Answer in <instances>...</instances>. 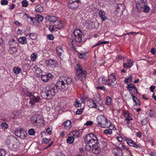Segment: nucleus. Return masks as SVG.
Returning <instances> with one entry per match:
<instances>
[{"mask_svg":"<svg viewBox=\"0 0 156 156\" xmlns=\"http://www.w3.org/2000/svg\"><path fill=\"white\" fill-rule=\"evenodd\" d=\"M93 122L92 121H87L85 123V125L87 126H90L93 124Z\"/></svg>","mask_w":156,"mask_h":156,"instance_id":"54","label":"nucleus"},{"mask_svg":"<svg viewBox=\"0 0 156 156\" xmlns=\"http://www.w3.org/2000/svg\"><path fill=\"white\" fill-rule=\"evenodd\" d=\"M125 5L124 4H119L118 5L117 7L116 10L117 11L122 12L124 10H125Z\"/></svg>","mask_w":156,"mask_h":156,"instance_id":"22","label":"nucleus"},{"mask_svg":"<svg viewBox=\"0 0 156 156\" xmlns=\"http://www.w3.org/2000/svg\"><path fill=\"white\" fill-rule=\"evenodd\" d=\"M42 72V71L41 70V69L39 68L37 70L35 71V72L36 74H38L41 73Z\"/></svg>","mask_w":156,"mask_h":156,"instance_id":"57","label":"nucleus"},{"mask_svg":"<svg viewBox=\"0 0 156 156\" xmlns=\"http://www.w3.org/2000/svg\"><path fill=\"white\" fill-rule=\"evenodd\" d=\"M59 79L55 84L58 89H59L62 91L66 90L69 87L71 83V78H68L64 80H60Z\"/></svg>","mask_w":156,"mask_h":156,"instance_id":"3","label":"nucleus"},{"mask_svg":"<svg viewBox=\"0 0 156 156\" xmlns=\"http://www.w3.org/2000/svg\"><path fill=\"white\" fill-rule=\"evenodd\" d=\"M37 93H34L32 97L30 98V104L32 106L35 104V103L39 102L41 100L40 97L37 96Z\"/></svg>","mask_w":156,"mask_h":156,"instance_id":"10","label":"nucleus"},{"mask_svg":"<svg viewBox=\"0 0 156 156\" xmlns=\"http://www.w3.org/2000/svg\"><path fill=\"white\" fill-rule=\"evenodd\" d=\"M54 27H55L56 28L60 29L63 27V26L62 24L61 21H58V24L55 25Z\"/></svg>","mask_w":156,"mask_h":156,"instance_id":"36","label":"nucleus"},{"mask_svg":"<svg viewBox=\"0 0 156 156\" xmlns=\"http://www.w3.org/2000/svg\"><path fill=\"white\" fill-rule=\"evenodd\" d=\"M79 57L81 59H85L87 57V55L84 52L79 53L78 54Z\"/></svg>","mask_w":156,"mask_h":156,"instance_id":"30","label":"nucleus"},{"mask_svg":"<svg viewBox=\"0 0 156 156\" xmlns=\"http://www.w3.org/2000/svg\"><path fill=\"white\" fill-rule=\"evenodd\" d=\"M46 18L49 22H55L57 20L58 18L54 16L48 15L46 17Z\"/></svg>","mask_w":156,"mask_h":156,"instance_id":"19","label":"nucleus"},{"mask_svg":"<svg viewBox=\"0 0 156 156\" xmlns=\"http://www.w3.org/2000/svg\"><path fill=\"white\" fill-rule=\"evenodd\" d=\"M125 140L126 141L127 144L129 146H133L137 148H140V147L138 145L136 144L132 140L129 139V138H127Z\"/></svg>","mask_w":156,"mask_h":156,"instance_id":"16","label":"nucleus"},{"mask_svg":"<svg viewBox=\"0 0 156 156\" xmlns=\"http://www.w3.org/2000/svg\"><path fill=\"white\" fill-rule=\"evenodd\" d=\"M83 109L82 108H80L78 109L76 111V113L78 115L81 114L83 112Z\"/></svg>","mask_w":156,"mask_h":156,"instance_id":"51","label":"nucleus"},{"mask_svg":"<svg viewBox=\"0 0 156 156\" xmlns=\"http://www.w3.org/2000/svg\"><path fill=\"white\" fill-rule=\"evenodd\" d=\"M35 10L37 12H41L43 11V8L40 5H37L35 6Z\"/></svg>","mask_w":156,"mask_h":156,"instance_id":"27","label":"nucleus"},{"mask_svg":"<svg viewBox=\"0 0 156 156\" xmlns=\"http://www.w3.org/2000/svg\"><path fill=\"white\" fill-rule=\"evenodd\" d=\"M31 59L32 61H35L37 58V55L36 53L32 54L30 56Z\"/></svg>","mask_w":156,"mask_h":156,"instance_id":"35","label":"nucleus"},{"mask_svg":"<svg viewBox=\"0 0 156 156\" xmlns=\"http://www.w3.org/2000/svg\"><path fill=\"white\" fill-rule=\"evenodd\" d=\"M52 75L50 73L42 75L41 77V80L44 82H46L48 81L51 78Z\"/></svg>","mask_w":156,"mask_h":156,"instance_id":"17","label":"nucleus"},{"mask_svg":"<svg viewBox=\"0 0 156 156\" xmlns=\"http://www.w3.org/2000/svg\"><path fill=\"white\" fill-rule=\"evenodd\" d=\"M80 4V0H69L68 6L71 9L74 10L77 9Z\"/></svg>","mask_w":156,"mask_h":156,"instance_id":"7","label":"nucleus"},{"mask_svg":"<svg viewBox=\"0 0 156 156\" xmlns=\"http://www.w3.org/2000/svg\"><path fill=\"white\" fill-rule=\"evenodd\" d=\"M151 52L152 54L154 55L156 52V49L154 48H152Z\"/></svg>","mask_w":156,"mask_h":156,"instance_id":"61","label":"nucleus"},{"mask_svg":"<svg viewBox=\"0 0 156 156\" xmlns=\"http://www.w3.org/2000/svg\"><path fill=\"white\" fill-rule=\"evenodd\" d=\"M132 81V78L131 76H130L128 78H126L124 80V82L126 83H131Z\"/></svg>","mask_w":156,"mask_h":156,"instance_id":"38","label":"nucleus"},{"mask_svg":"<svg viewBox=\"0 0 156 156\" xmlns=\"http://www.w3.org/2000/svg\"><path fill=\"white\" fill-rule=\"evenodd\" d=\"M18 41L22 44H25L27 43L26 38L25 37H22L19 38L18 39Z\"/></svg>","mask_w":156,"mask_h":156,"instance_id":"28","label":"nucleus"},{"mask_svg":"<svg viewBox=\"0 0 156 156\" xmlns=\"http://www.w3.org/2000/svg\"><path fill=\"white\" fill-rule=\"evenodd\" d=\"M99 15L102 21H104L108 19V17L105 16V12L103 10H101L99 12Z\"/></svg>","mask_w":156,"mask_h":156,"instance_id":"20","label":"nucleus"},{"mask_svg":"<svg viewBox=\"0 0 156 156\" xmlns=\"http://www.w3.org/2000/svg\"><path fill=\"white\" fill-rule=\"evenodd\" d=\"M136 7L139 11H143L145 12H148L150 9L145 3L144 0L140 3H136Z\"/></svg>","mask_w":156,"mask_h":156,"instance_id":"6","label":"nucleus"},{"mask_svg":"<svg viewBox=\"0 0 156 156\" xmlns=\"http://www.w3.org/2000/svg\"><path fill=\"white\" fill-rule=\"evenodd\" d=\"M133 66V62H130L129 63V62H127V63H124L123 64V66L124 68H129Z\"/></svg>","mask_w":156,"mask_h":156,"instance_id":"34","label":"nucleus"},{"mask_svg":"<svg viewBox=\"0 0 156 156\" xmlns=\"http://www.w3.org/2000/svg\"><path fill=\"white\" fill-rule=\"evenodd\" d=\"M116 80L115 75L112 74L108 76V80H107V85L110 86H113L116 83Z\"/></svg>","mask_w":156,"mask_h":156,"instance_id":"9","label":"nucleus"},{"mask_svg":"<svg viewBox=\"0 0 156 156\" xmlns=\"http://www.w3.org/2000/svg\"><path fill=\"white\" fill-rule=\"evenodd\" d=\"M27 34L30 36V38L32 40H35L37 37V34L35 33L28 34Z\"/></svg>","mask_w":156,"mask_h":156,"instance_id":"37","label":"nucleus"},{"mask_svg":"<svg viewBox=\"0 0 156 156\" xmlns=\"http://www.w3.org/2000/svg\"><path fill=\"white\" fill-rule=\"evenodd\" d=\"M15 134L16 136L20 138L24 139L26 137L27 133L23 129H19V130L16 132Z\"/></svg>","mask_w":156,"mask_h":156,"instance_id":"13","label":"nucleus"},{"mask_svg":"<svg viewBox=\"0 0 156 156\" xmlns=\"http://www.w3.org/2000/svg\"><path fill=\"white\" fill-rule=\"evenodd\" d=\"M22 5L24 7H27L28 5V3L26 0H23L22 2Z\"/></svg>","mask_w":156,"mask_h":156,"instance_id":"44","label":"nucleus"},{"mask_svg":"<svg viewBox=\"0 0 156 156\" xmlns=\"http://www.w3.org/2000/svg\"><path fill=\"white\" fill-rule=\"evenodd\" d=\"M118 151V148H114L112 149V151L113 153L114 154V155L115 156L116 153H119V151Z\"/></svg>","mask_w":156,"mask_h":156,"instance_id":"60","label":"nucleus"},{"mask_svg":"<svg viewBox=\"0 0 156 156\" xmlns=\"http://www.w3.org/2000/svg\"><path fill=\"white\" fill-rule=\"evenodd\" d=\"M56 28L54 27V26H49V29L51 31H53L55 30V29Z\"/></svg>","mask_w":156,"mask_h":156,"instance_id":"50","label":"nucleus"},{"mask_svg":"<svg viewBox=\"0 0 156 156\" xmlns=\"http://www.w3.org/2000/svg\"><path fill=\"white\" fill-rule=\"evenodd\" d=\"M98 82L100 84H105L107 85V80L105 79L104 78L100 77L98 79Z\"/></svg>","mask_w":156,"mask_h":156,"instance_id":"26","label":"nucleus"},{"mask_svg":"<svg viewBox=\"0 0 156 156\" xmlns=\"http://www.w3.org/2000/svg\"><path fill=\"white\" fill-rule=\"evenodd\" d=\"M111 99L110 97L108 96L107 98V102L108 104H110L111 103Z\"/></svg>","mask_w":156,"mask_h":156,"instance_id":"55","label":"nucleus"},{"mask_svg":"<svg viewBox=\"0 0 156 156\" xmlns=\"http://www.w3.org/2000/svg\"><path fill=\"white\" fill-rule=\"evenodd\" d=\"M45 63L48 65L53 66H56L58 64V63L56 60L52 59H50L49 60H46L45 61Z\"/></svg>","mask_w":156,"mask_h":156,"instance_id":"18","label":"nucleus"},{"mask_svg":"<svg viewBox=\"0 0 156 156\" xmlns=\"http://www.w3.org/2000/svg\"><path fill=\"white\" fill-rule=\"evenodd\" d=\"M31 121L33 123H40L43 121V119L41 115H35L32 117Z\"/></svg>","mask_w":156,"mask_h":156,"instance_id":"12","label":"nucleus"},{"mask_svg":"<svg viewBox=\"0 0 156 156\" xmlns=\"http://www.w3.org/2000/svg\"><path fill=\"white\" fill-rule=\"evenodd\" d=\"M39 68L38 67L37 65H35L33 67V71L35 72V71L39 69Z\"/></svg>","mask_w":156,"mask_h":156,"instance_id":"64","label":"nucleus"},{"mask_svg":"<svg viewBox=\"0 0 156 156\" xmlns=\"http://www.w3.org/2000/svg\"><path fill=\"white\" fill-rule=\"evenodd\" d=\"M9 48V52L11 55H13L17 52V48L18 45L17 41L13 39H10L8 43Z\"/></svg>","mask_w":156,"mask_h":156,"instance_id":"5","label":"nucleus"},{"mask_svg":"<svg viewBox=\"0 0 156 156\" xmlns=\"http://www.w3.org/2000/svg\"><path fill=\"white\" fill-rule=\"evenodd\" d=\"M50 138H44L42 140V142L43 144H46L49 142L51 140Z\"/></svg>","mask_w":156,"mask_h":156,"instance_id":"40","label":"nucleus"},{"mask_svg":"<svg viewBox=\"0 0 156 156\" xmlns=\"http://www.w3.org/2000/svg\"><path fill=\"white\" fill-rule=\"evenodd\" d=\"M84 141L87 144L85 149L89 151L92 148V151L94 154L99 153L101 150V147L99 146L97 136L93 133L87 135L84 138Z\"/></svg>","mask_w":156,"mask_h":156,"instance_id":"1","label":"nucleus"},{"mask_svg":"<svg viewBox=\"0 0 156 156\" xmlns=\"http://www.w3.org/2000/svg\"><path fill=\"white\" fill-rule=\"evenodd\" d=\"M81 131L76 130L71 133V135H73L74 137H79L81 136Z\"/></svg>","mask_w":156,"mask_h":156,"instance_id":"24","label":"nucleus"},{"mask_svg":"<svg viewBox=\"0 0 156 156\" xmlns=\"http://www.w3.org/2000/svg\"><path fill=\"white\" fill-rule=\"evenodd\" d=\"M80 101L78 100H76L75 102V103L74 105L75 106L77 107H80L81 106V104L79 102Z\"/></svg>","mask_w":156,"mask_h":156,"instance_id":"47","label":"nucleus"},{"mask_svg":"<svg viewBox=\"0 0 156 156\" xmlns=\"http://www.w3.org/2000/svg\"><path fill=\"white\" fill-rule=\"evenodd\" d=\"M134 102L135 103V105H134V106H139L140 105V102L139 100H137Z\"/></svg>","mask_w":156,"mask_h":156,"instance_id":"53","label":"nucleus"},{"mask_svg":"<svg viewBox=\"0 0 156 156\" xmlns=\"http://www.w3.org/2000/svg\"><path fill=\"white\" fill-rule=\"evenodd\" d=\"M56 51L58 56H61L64 53L62 48L61 46H59L57 47Z\"/></svg>","mask_w":156,"mask_h":156,"instance_id":"21","label":"nucleus"},{"mask_svg":"<svg viewBox=\"0 0 156 156\" xmlns=\"http://www.w3.org/2000/svg\"><path fill=\"white\" fill-rule=\"evenodd\" d=\"M74 140V138L73 136H69L67 139L66 141L68 143L72 144Z\"/></svg>","mask_w":156,"mask_h":156,"instance_id":"31","label":"nucleus"},{"mask_svg":"<svg viewBox=\"0 0 156 156\" xmlns=\"http://www.w3.org/2000/svg\"><path fill=\"white\" fill-rule=\"evenodd\" d=\"M98 143H99V146L101 147V148L105 147L107 145L105 141H101L100 142L98 141Z\"/></svg>","mask_w":156,"mask_h":156,"instance_id":"32","label":"nucleus"},{"mask_svg":"<svg viewBox=\"0 0 156 156\" xmlns=\"http://www.w3.org/2000/svg\"><path fill=\"white\" fill-rule=\"evenodd\" d=\"M71 123L70 120H67L63 123V125L66 129H68L71 127Z\"/></svg>","mask_w":156,"mask_h":156,"instance_id":"23","label":"nucleus"},{"mask_svg":"<svg viewBox=\"0 0 156 156\" xmlns=\"http://www.w3.org/2000/svg\"><path fill=\"white\" fill-rule=\"evenodd\" d=\"M97 89H100L101 90H103L105 91V88L104 86H102L101 87H96Z\"/></svg>","mask_w":156,"mask_h":156,"instance_id":"59","label":"nucleus"},{"mask_svg":"<svg viewBox=\"0 0 156 156\" xmlns=\"http://www.w3.org/2000/svg\"><path fill=\"white\" fill-rule=\"evenodd\" d=\"M74 34L75 36V38L76 41L78 42H82V32L79 30H75L74 31Z\"/></svg>","mask_w":156,"mask_h":156,"instance_id":"8","label":"nucleus"},{"mask_svg":"<svg viewBox=\"0 0 156 156\" xmlns=\"http://www.w3.org/2000/svg\"><path fill=\"white\" fill-rule=\"evenodd\" d=\"M106 122L105 123H104L105 125L102 126V127H107L108 128L110 127L112 125V123L109 121H108V120L106 119V120H105Z\"/></svg>","mask_w":156,"mask_h":156,"instance_id":"33","label":"nucleus"},{"mask_svg":"<svg viewBox=\"0 0 156 156\" xmlns=\"http://www.w3.org/2000/svg\"><path fill=\"white\" fill-rule=\"evenodd\" d=\"M155 86H151L150 87V90L151 92H153L154 90L155 89Z\"/></svg>","mask_w":156,"mask_h":156,"instance_id":"63","label":"nucleus"},{"mask_svg":"<svg viewBox=\"0 0 156 156\" xmlns=\"http://www.w3.org/2000/svg\"><path fill=\"white\" fill-rule=\"evenodd\" d=\"M13 72L16 74H19L21 71V69L19 67H15L13 68Z\"/></svg>","mask_w":156,"mask_h":156,"instance_id":"25","label":"nucleus"},{"mask_svg":"<svg viewBox=\"0 0 156 156\" xmlns=\"http://www.w3.org/2000/svg\"><path fill=\"white\" fill-rule=\"evenodd\" d=\"M127 89L129 90V93L131 95L138 93L137 89L135 85L131 84H129L127 85Z\"/></svg>","mask_w":156,"mask_h":156,"instance_id":"11","label":"nucleus"},{"mask_svg":"<svg viewBox=\"0 0 156 156\" xmlns=\"http://www.w3.org/2000/svg\"><path fill=\"white\" fill-rule=\"evenodd\" d=\"M48 39L51 40H53L54 39V36L51 34L48 35L47 36Z\"/></svg>","mask_w":156,"mask_h":156,"instance_id":"52","label":"nucleus"},{"mask_svg":"<svg viewBox=\"0 0 156 156\" xmlns=\"http://www.w3.org/2000/svg\"><path fill=\"white\" fill-rule=\"evenodd\" d=\"M118 148L120 150V151H119V152H120V151H122V150H128V148L127 147H125L122 144L120 143L119 146H118Z\"/></svg>","mask_w":156,"mask_h":156,"instance_id":"29","label":"nucleus"},{"mask_svg":"<svg viewBox=\"0 0 156 156\" xmlns=\"http://www.w3.org/2000/svg\"><path fill=\"white\" fill-rule=\"evenodd\" d=\"M147 141L149 143H150V144L151 146H153L154 145V141L151 137H148L147 138Z\"/></svg>","mask_w":156,"mask_h":156,"instance_id":"41","label":"nucleus"},{"mask_svg":"<svg viewBox=\"0 0 156 156\" xmlns=\"http://www.w3.org/2000/svg\"><path fill=\"white\" fill-rule=\"evenodd\" d=\"M105 120H106V118L105 116L103 115H99L97 118V122L102 127V126L105 125L104 123L106 122Z\"/></svg>","mask_w":156,"mask_h":156,"instance_id":"14","label":"nucleus"},{"mask_svg":"<svg viewBox=\"0 0 156 156\" xmlns=\"http://www.w3.org/2000/svg\"><path fill=\"white\" fill-rule=\"evenodd\" d=\"M28 133L30 135H34L35 134V131L34 129H29Z\"/></svg>","mask_w":156,"mask_h":156,"instance_id":"42","label":"nucleus"},{"mask_svg":"<svg viewBox=\"0 0 156 156\" xmlns=\"http://www.w3.org/2000/svg\"><path fill=\"white\" fill-rule=\"evenodd\" d=\"M55 83H52L46 87L45 91L42 92V96L44 98L50 99L52 98L55 94L58 92V89Z\"/></svg>","mask_w":156,"mask_h":156,"instance_id":"2","label":"nucleus"},{"mask_svg":"<svg viewBox=\"0 0 156 156\" xmlns=\"http://www.w3.org/2000/svg\"><path fill=\"white\" fill-rule=\"evenodd\" d=\"M6 154V151L4 149H0V155L1 156H5Z\"/></svg>","mask_w":156,"mask_h":156,"instance_id":"39","label":"nucleus"},{"mask_svg":"<svg viewBox=\"0 0 156 156\" xmlns=\"http://www.w3.org/2000/svg\"><path fill=\"white\" fill-rule=\"evenodd\" d=\"M77 78L81 81L85 80L87 72L83 69V66L80 64H77L75 67Z\"/></svg>","mask_w":156,"mask_h":156,"instance_id":"4","label":"nucleus"},{"mask_svg":"<svg viewBox=\"0 0 156 156\" xmlns=\"http://www.w3.org/2000/svg\"><path fill=\"white\" fill-rule=\"evenodd\" d=\"M51 129L50 128H48L46 130V132L49 135L51 133Z\"/></svg>","mask_w":156,"mask_h":156,"instance_id":"56","label":"nucleus"},{"mask_svg":"<svg viewBox=\"0 0 156 156\" xmlns=\"http://www.w3.org/2000/svg\"><path fill=\"white\" fill-rule=\"evenodd\" d=\"M74 40L70 38L68 42L69 44L72 46H73V42Z\"/></svg>","mask_w":156,"mask_h":156,"instance_id":"58","label":"nucleus"},{"mask_svg":"<svg viewBox=\"0 0 156 156\" xmlns=\"http://www.w3.org/2000/svg\"><path fill=\"white\" fill-rule=\"evenodd\" d=\"M1 126H2V129H7L8 128V125L6 122H3L1 123Z\"/></svg>","mask_w":156,"mask_h":156,"instance_id":"43","label":"nucleus"},{"mask_svg":"<svg viewBox=\"0 0 156 156\" xmlns=\"http://www.w3.org/2000/svg\"><path fill=\"white\" fill-rule=\"evenodd\" d=\"M8 2L6 0H2L1 1V3L2 5H5L8 4Z\"/></svg>","mask_w":156,"mask_h":156,"instance_id":"49","label":"nucleus"},{"mask_svg":"<svg viewBox=\"0 0 156 156\" xmlns=\"http://www.w3.org/2000/svg\"><path fill=\"white\" fill-rule=\"evenodd\" d=\"M104 132L105 134H111L112 133V131L111 129H107L105 130Z\"/></svg>","mask_w":156,"mask_h":156,"instance_id":"45","label":"nucleus"},{"mask_svg":"<svg viewBox=\"0 0 156 156\" xmlns=\"http://www.w3.org/2000/svg\"><path fill=\"white\" fill-rule=\"evenodd\" d=\"M17 139L14 136L12 135H10L8 136L5 142L7 145H9L11 144H13L14 142Z\"/></svg>","mask_w":156,"mask_h":156,"instance_id":"15","label":"nucleus"},{"mask_svg":"<svg viewBox=\"0 0 156 156\" xmlns=\"http://www.w3.org/2000/svg\"><path fill=\"white\" fill-rule=\"evenodd\" d=\"M37 18L39 21H41L43 19V16L42 15H37Z\"/></svg>","mask_w":156,"mask_h":156,"instance_id":"48","label":"nucleus"},{"mask_svg":"<svg viewBox=\"0 0 156 156\" xmlns=\"http://www.w3.org/2000/svg\"><path fill=\"white\" fill-rule=\"evenodd\" d=\"M123 153V152L122 151H120V152L119 151V153H116L115 156H122Z\"/></svg>","mask_w":156,"mask_h":156,"instance_id":"62","label":"nucleus"},{"mask_svg":"<svg viewBox=\"0 0 156 156\" xmlns=\"http://www.w3.org/2000/svg\"><path fill=\"white\" fill-rule=\"evenodd\" d=\"M24 93L27 96H29V97L30 98H31L32 96H33V95L32 94L31 92L28 91H25Z\"/></svg>","mask_w":156,"mask_h":156,"instance_id":"46","label":"nucleus"}]
</instances>
